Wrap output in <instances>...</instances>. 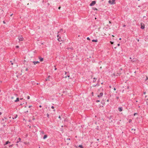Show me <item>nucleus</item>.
I'll list each match as a JSON object with an SVG mask.
<instances>
[{
	"label": "nucleus",
	"instance_id": "4",
	"mask_svg": "<svg viewBox=\"0 0 148 148\" xmlns=\"http://www.w3.org/2000/svg\"><path fill=\"white\" fill-rule=\"evenodd\" d=\"M141 29H143L145 28V25L143 23H141Z\"/></svg>",
	"mask_w": 148,
	"mask_h": 148
},
{
	"label": "nucleus",
	"instance_id": "21",
	"mask_svg": "<svg viewBox=\"0 0 148 148\" xmlns=\"http://www.w3.org/2000/svg\"><path fill=\"white\" fill-rule=\"evenodd\" d=\"M87 40H90V38H89V37H87Z\"/></svg>",
	"mask_w": 148,
	"mask_h": 148
},
{
	"label": "nucleus",
	"instance_id": "51",
	"mask_svg": "<svg viewBox=\"0 0 148 148\" xmlns=\"http://www.w3.org/2000/svg\"><path fill=\"white\" fill-rule=\"evenodd\" d=\"M119 40H121V38H120L119 39Z\"/></svg>",
	"mask_w": 148,
	"mask_h": 148
},
{
	"label": "nucleus",
	"instance_id": "36",
	"mask_svg": "<svg viewBox=\"0 0 148 148\" xmlns=\"http://www.w3.org/2000/svg\"><path fill=\"white\" fill-rule=\"evenodd\" d=\"M26 70V71H28V68H27L26 69V70Z\"/></svg>",
	"mask_w": 148,
	"mask_h": 148
},
{
	"label": "nucleus",
	"instance_id": "53",
	"mask_svg": "<svg viewBox=\"0 0 148 148\" xmlns=\"http://www.w3.org/2000/svg\"><path fill=\"white\" fill-rule=\"evenodd\" d=\"M112 36H113V37H114V35H112Z\"/></svg>",
	"mask_w": 148,
	"mask_h": 148
},
{
	"label": "nucleus",
	"instance_id": "19",
	"mask_svg": "<svg viewBox=\"0 0 148 148\" xmlns=\"http://www.w3.org/2000/svg\"><path fill=\"white\" fill-rule=\"evenodd\" d=\"M39 59H40V61H43V58H40Z\"/></svg>",
	"mask_w": 148,
	"mask_h": 148
},
{
	"label": "nucleus",
	"instance_id": "37",
	"mask_svg": "<svg viewBox=\"0 0 148 148\" xmlns=\"http://www.w3.org/2000/svg\"><path fill=\"white\" fill-rule=\"evenodd\" d=\"M60 8H61V7H58V9H60Z\"/></svg>",
	"mask_w": 148,
	"mask_h": 148
},
{
	"label": "nucleus",
	"instance_id": "14",
	"mask_svg": "<svg viewBox=\"0 0 148 148\" xmlns=\"http://www.w3.org/2000/svg\"><path fill=\"white\" fill-rule=\"evenodd\" d=\"M58 40L59 41H62V40L60 37L59 38H58Z\"/></svg>",
	"mask_w": 148,
	"mask_h": 148
},
{
	"label": "nucleus",
	"instance_id": "33",
	"mask_svg": "<svg viewBox=\"0 0 148 148\" xmlns=\"http://www.w3.org/2000/svg\"><path fill=\"white\" fill-rule=\"evenodd\" d=\"M11 99H12L14 98V97H11Z\"/></svg>",
	"mask_w": 148,
	"mask_h": 148
},
{
	"label": "nucleus",
	"instance_id": "60",
	"mask_svg": "<svg viewBox=\"0 0 148 148\" xmlns=\"http://www.w3.org/2000/svg\"><path fill=\"white\" fill-rule=\"evenodd\" d=\"M1 91V90L0 89V92Z\"/></svg>",
	"mask_w": 148,
	"mask_h": 148
},
{
	"label": "nucleus",
	"instance_id": "1",
	"mask_svg": "<svg viewBox=\"0 0 148 148\" xmlns=\"http://www.w3.org/2000/svg\"><path fill=\"white\" fill-rule=\"evenodd\" d=\"M115 0H110L108 1V3L111 5H113L115 4Z\"/></svg>",
	"mask_w": 148,
	"mask_h": 148
},
{
	"label": "nucleus",
	"instance_id": "30",
	"mask_svg": "<svg viewBox=\"0 0 148 148\" xmlns=\"http://www.w3.org/2000/svg\"><path fill=\"white\" fill-rule=\"evenodd\" d=\"M132 133H134V132L133 131V129H132Z\"/></svg>",
	"mask_w": 148,
	"mask_h": 148
},
{
	"label": "nucleus",
	"instance_id": "58",
	"mask_svg": "<svg viewBox=\"0 0 148 148\" xmlns=\"http://www.w3.org/2000/svg\"><path fill=\"white\" fill-rule=\"evenodd\" d=\"M66 72H65V74H66Z\"/></svg>",
	"mask_w": 148,
	"mask_h": 148
},
{
	"label": "nucleus",
	"instance_id": "34",
	"mask_svg": "<svg viewBox=\"0 0 148 148\" xmlns=\"http://www.w3.org/2000/svg\"><path fill=\"white\" fill-rule=\"evenodd\" d=\"M19 47V46H16V48H18Z\"/></svg>",
	"mask_w": 148,
	"mask_h": 148
},
{
	"label": "nucleus",
	"instance_id": "5",
	"mask_svg": "<svg viewBox=\"0 0 148 148\" xmlns=\"http://www.w3.org/2000/svg\"><path fill=\"white\" fill-rule=\"evenodd\" d=\"M33 62L34 65H36V64H38V63H39V61H36V62L34 61Z\"/></svg>",
	"mask_w": 148,
	"mask_h": 148
},
{
	"label": "nucleus",
	"instance_id": "38",
	"mask_svg": "<svg viewBox=\"0 0 148 148\" xmlns=\"http://www.w3.org/2000/svg\"><path fill=\"white\" fill-rule=\"evenodd\" d=\"M120 44H117V45L118 46H120Z\"/></svg>",
	"mask_w": 148,
	"mask_h": 148
},
{
	"label": "nucleus",
	"instance_id": "29",
	"mask_svg": "<svg viewBox=\"0 0 148 148\" xmlns=\"http://www.w3.org/2000/svg\"><path fill=\"white\" fill-rule=\"evenodd\" d=\"M146 81H147V82H148V78H147V79H146Z\"/></svg>",
	"mask_w": 148,
	"mask_h": 148
},
{
	"label": "nucleus",
	"instance_id": "57",
	"mask_svg": "<svg viewBox=\"0 0 148 148\" xmlns=\"http://www.w3.org/2000/svg\"><path fill=\"white\" fill-rule=\"evenodd\" d=\"M138 41H139V39L138 40Z\"/></svg>",
	"mask_w": 148,
	"mask_h": 148
},
{
	"label": "nucleus",
	"instance_id": "7",
	"mask_svg": "<svg viewBox=\"0 0 148 148\" xmlns=\"http://www.w3.org/2000/svg\"><path fill=\"white\" fill-rule=\"evenodd\" d=\"M19 101V98L18 97L16 98V99L15 100H14V101L15 102H17L18 101Z\"/></svg>",
	"mask_w": 148,
	"mask_h": 148
},
{
	"label": "nucleus",
	"instance_id": "62",
	"mask_svg": "<svg viewBox=\"0 0 148 148\" xmlns=\"http://www.w3.org/2000/svg\"><path fill=\"white\" fill-rule=\"evenodd\" d=\"M72 78H72V77H71V79H72Z\"/></svg>",
	"mask_w": 148,
	"mask_h": 148
},
{
	"label": "nucleus",
	"instance_id": "48",
	"mask_svg": "<svg viewBox=\"0 0 148 148\" xmlns=\"http://www.w3.org/2000/svg\"><path fill=\"white\" fill-rule=\"evenodd\" d=\"M11 64H12V65H13V63H11Z\"/></svg>",
	"mask_w": 148,
	"mask_h": 148
},
{
	"label": "nucleus",
	"instance_id": "9",
	"mask_svg": "<svg viewBox=\"0 0 148 148\" xmlns=\"http://www.w3.org/2000/svg\"><path fill=\"white\" fill-rule=\"evenodd\" d=\"M10 143V142L9 141H7L5 144H4V145H7L9 143Z\"/></svg>",
	"mask_w": 148,
	"mask_h": 148
},
{
	"label": "nucleus",
	"instance_id": "26",
	"mask_svg": "<svg viewBox=\"0 0 148 148\" xmlns=\"http://www.w3.org/2000/svg\"><path fill=\"white\" fill-rule=\"evenodd\" d=\"M110 42L111 43V44H113V42H112V41H110Z\"/></svg>",
	"mask_w": 148,
	"mask_h": 148
},
{
	"label": "nucleus",
	"instance_id": "24",
	"mask_svg": "<svg viewBox=\"0 0 148 148\" xmlns=\"http://www.w3.org/2000/svg\"><path fill=\"white\" fill-rule=\"evenodd\" d=\"M27 99H30V97L29 96H28L27 97Z\"/></svg>",
	"mask_w": 148,
	"mask_h": 148
},
{
	"label": "nucleus",
	"instance_id": "11",
	"mask_svg": "<svg viewBox=\"0 0 148 148\" xmlns=\"http://www.w3.org/2000/svg\"><path fill=\"white\" fill-rule=\"evenodd\" d=\"M47 135H45L44 136L43 138V139H46V138H47Z\"/></svg>",
	"mask_w": 148,
	"mask_h": 148
},
{
	"label": "nucleus",
	"instance_id": "40",
	"mask_svg": "<svg viewBox=\"0 0 148 148\" xmlns=\"http://www.w3.org/2000/svg\"><path fill=\"white\" fill-rule=\"evenodd\" d=\"M99 101H99V100H97V102H99Z\"/></svg>",
	"mask_w": 148,
	"mask_h": 148
},
{
	"label": "nucleus",
	"instance_id": "6",
	"mask_svg": "<svg viewBox=\"0 0 148 148\" xmlns=\"http://www.w3.org/2000/svg\"><path fill=\"white\" fill-rule=\"evenodd\" d=\"M118 110L120 112H121L122 111V108L121 107H120L118 108Z\"/></svg>",
	"mask_w": 148,
	"mask_h": 148
},
{
	"label": "nucleus",
	"instance_id": "52",
	"mask_svg": "<svg viewBox=\"0 0 148 148\" xmlns=\"http://www.w3.org/2000/svg\"><path fill=\"white\" fill-rule=\"evenodd\" d=\"M97 140L98 141L99 140V139H97Z\"/></svg>",
	"mask_w": 148,
	"mask_h": 148
},
{
	"label": "nucleus",
	"instance_id": "50",
	"mask_svg": "<svg viewBox=\"0 0 148 148\" xmlns=\"http://www.w3.org/2000/svg\"><path fill=\"white\" fill-rule=\"evenodd\" d=\"M107 101L108 102L109 101V100L108 99L107 100Z\"/></svg>",
	"mask_w": 148,
	"mask_h": 148
},
{
	"label": "nucleus",
	"instance_id": "2",
	"mask_svg": "<svg viewBox=\"0 0 148 148\" xmlns=\"http://www.w3.org/2000/svg\"><path fill=\"white\" fill-rule=\"evenodd\" d=\"M18 38L19 41H23V38L22 36H18Z\"/></svg>",
	"mask_w": 148,
	"mask_h": 148
},
{
	"label": "nucleus",
	"instance_id": "35",
	"mask_svg": "<svg viewBox=\"0 0 148 148\" xmlns=\"http://www.w3.org/2000/svg\"><path fill=\"white\" fill-rule=\"evenodd\" d=\"M67 140H70V138H67Z\"/></svg>",
	"mask_w": 148,
	"mask_h": 148
},
{
	"label": "nucleus",
	"instance_id": "8",
	"mask_svg": "<svg viewBox=\"0 0 148 148\" xmlns=\"http://www.w3.org/2000/svg\"><path fill=\"white\" fill-rule=\"evenodd\" d=\"M2 121H4L5 122H6L7 121V119L5 118H4L2 119Z\"/></svg>",
	"mask_w": 148,
	"mask_h": 148
},
{
	"label": "nucleus",
	"instance_id": "17",
	"mask_svg": "<svg viewBox=\"0 0 148 148\" xmlns=\"http://www.w3.org/2000/svg\"><path fill=\"white\" fill-rule=\"evenodd\" d=\"M79 147H80L81 148H83V147L82 145H80L79 146Z\"/></svg>",
	"mask_w": 148,
	"mask_h": 148
},
{
	"label": "nucleus",
	"instance_id": "59",
	"mask_svg": "<svg viewBox=\"0 0 148 148\" xmlns=\"http://www.w3.org/2000/svg\"><path fill=\"white\" fill-rule=\"evenodd\" d=\"M95 19H96V18H95Z\"/></svg>",
	"mask_w": 148,
	"mask_h": 148
},
{
	"label": "nucleus",
	"instance_id": "12",
	"mask_svg": "<svg viewBox=\"0 0 148 148\" xmlns=\"http://www.w3.org/2000/svg\"><path fill=\"white\" fill-rule=\"evenodd\" d=\"M97 79L96 78L94 77L93 78V82H96V81Z\"/></svg>",
	"mask_w": 148,
	"mask_h": 148
},
{
	"label": "nucleus",
	"instance_id": "41",
	"mask_svg": "<svg viewBox=\"0 0 148 148\" xmlns=\"http://www.w3.org/2000/svg\"><path fill=\"white\" fill-rule=\"evenodd\" d=\"M57 68H56L55 69V70H57Z\"/></svg>",
	"mask_w": 148,
	"mask_h": 148
},
{
	"label": "nucleus",
	"instance_id": "44",
	"mask_svg": "<svg viewBox=\"0 0 148 148\" xmlns=\"http://www.w3.org/2000/svg\"><path fill=\"white\" fill-rule=\"evenodd\" d=\"M41 107H42V106H41V105H40V106H39V107H40V108Z\"/></svg>",
	"mask_w": 148,
	"mask_h": 148
},
{
	"label": "nucleus",
	"instance_id": "25",
	"mask_svg": "<svg viewBox=\"0 0 148 148\" xmlns=\"http://www.w3.org/2000/svg\"><path fill=\"white\" fill-rule=\"evenodd\" d=\"M19 141H20L21 140V138H18Z\"/></svg>",
	"mask_w": 148,
	"mask_h": 148
},
{
	"label": "nucleus",
	"instance_id": "42",
	"mask_svg": "<svg viewBox=\"0 0 148 148\" xmlns=\"http://www.w3.org/2000/svg\"><path fill=\"white\" fill-rule=\"evenodd\" d=\"M59 119H61V117H60V116H59Z\"/></svg>",
	"mask_w": 148,
	"mask_h": 148
},
{
	"label": "nucleus",
	"instance_id": "32",
	"mask_svg": "<svg viewBox=\"0 0 148 148\" xmlns=\"http://www.w3.org/2000/svg\"><path fill=\"white\" fill-rule=\"evenodd\" d=\"M137 114V113H134V116H135L136 115V114Z\"/></svg>",
	"mask_w": 148,
	"mask_h": 148
},
{
	"label": "nucleus",
	"instance_id": "31",
	"mask_svg": "<svg viewBox=\"0 0 148 148\" xmlns=\"http://www.w3.org/2000/svg\"><path fill=\"white\" fill-rule=\"evenodd\" d=\"M3 23L4 24H5V23H5V21H3Z\"/></svg>",
	"mask_w": 148,
	"mask_h": 148
},
{
	"label": "nucleus",
	"instance_id": "55",
	"mask_svg": "<svg viewBox=\"0 0 148 148\" xmlns=\"http://www.w3.org/2000/svg\"><path fill=\"white\" fill-rule=\"evenodd\" d=\"M130 59H132V58H131V57H130Z\"/></svg>",
	"mask_w": 148,
	"mask_h": 148
},
{
	"label": "nucleus",
	"instance_id": "15",
	"mask_svg": "<svg viewBox=\"0 0 148 148\" xmlns=\"http://www.w3.org/2000/svg\"><path fill=\"white\" fill-rule=\"evenodd\" d=\"M92 42H97V40H92Z\"/></svg>",
	"mask_w": 148,
	"mask_h": 148
},
{
	"label": "nucleus",
	"instance_id": "3",
	"mask_svg": "<svg viewBox=\"0 0 148 148\" xmlns=\"http://www.w3.org/2000/svg\"><path fill=\"white\" fill-rule=\"evenodd\" d=\"M96 3V2L95 1H93L92 3L90 4V6H92L95 4Z\"/></svg>",
	"mask_w": 148,
	"mask_h": 148
},
{
	"label": "nucleus",
	"instance_id": "27",
	"mask_svg": "<svg viewBox=\"0 0 148 148\" xmlns=\"http://www.w3.org/2000/svg\"><path fill=\"white\" fill-rule=\"evenodd\" d=\"M99 98H100V97H100V96L99 95H98V96H97Z\"/></svg>",
	"mask_w": 148,
	"mask_h": 148
},
{
	"label": "nucleus",
	"instance_id": "61",
	"mask_svg": "<svg viewBox=\"0 0 148 148\" xmlns=\"http://www.w3.org/2000/svg\"><path fill=\"white\" fill-rule=\"evenodd\" d=\"M100 68L101 69V67H100Z\"/></svg>",
	"mask_w": 148,
	"mask_h": 148
},
{
	"label": "nucleus",
	"instance_id": "39",
	"mask_svg": "<svg viewBox=\"0 0 148 148\" xmlns=\"http://www.w3.org/2000/svg\"><path fill=\"white\" fill-rule=\"evenodd\" d=\"M109 23H111V22L110 21H109Z\"/></svg>",
	"mask_w": 148,
	"mask_h": 148
},
{
	"label": "nucleus",
	"instance_id": "56",
	"mask_svg": "<svg viewBox=\"0 0 148 148\" xmlns=\"http://www.w3.org/2000/svg\"><path fill=\"white\" fill-rule=\"evenodd\" d=\"M12 14H11V15H10V16H12Z\"/></svg>",
	"mask_w": 148,
	"mask_h": 148
},
{
	"label": "nucleus",
	"instance_id": "13",
	"mask_svg": "<svg viewBox=\"0 0 148 148\" xmlns=\"http://www.w3.org/2000/svg\"><path fill=\"white\" fill-rule=\"evenodd\" d=\"M17 117V115H16L14 117H12V119H16Z\"/></svg>",
	"mask_w": 148,
	"mask_h": 148
},
{
	"label": "nucleus",
	"instance_id": "54",
	"mask_svg": "<svg viewBox=\"0 0 148 148\" xmlns=\"http://www.w3.org/2000/svg\"><path fill=\"white\" fill-rule=\"evenodd\" d=\"M22 99V98H20V99L21 100Z\"/></svg>",
	"mask_w": 148,
	"mask_h": 148
},
{
	"label": "nucleus",
	"instance_id": "22",
	"mask_svg": "<svg viewBox=\"0 0 148 148\" xmlns=\"http://www.w3.org/2000/svg\"><path fill=\"white\" fill-rule=\"evenodd\" d=\"M13 145H10L9 146V147H12L13 146Z\"/></svg>",
	"mask_w": 148,
	"mask_h": 148
},
{
	"label": "nucleus",
	"instance_id": "16",
	"mask_svg": "<svg viewBox=\"0 0 148 148\" xmlns=\"http://www.w3.org/2000/svg\"><path fill=\"white\" fill-rule=\"evenodd\" d=\"M92 9L94 10H97V9L96 8H92Z\"/></svg>",
	"mask_w": 148,
	"mask_h": 148
},
{
	"label": "nucleus",
	"instance_id": "28",
	"mask_svg": "<svg viewBox=\"0 0 148 148\" xmlns=\"http://www.w3.org/2000/svg\"><path fill=\"white\" fill-rule=\"evenodd\" d=\"M51 108H52V109H54V106H51Z\"/></svg>",
	"mask_w": 148,
	"mask_h": 148
},
{
	"label": "nucleus",
	"instance_id": "45",
	"mask_svg": "<svg viewBox=\"0 0 148 148\" xmlns=\"http://www.w3.org/2000/svg\"><path fill=\"white\" fill-rule=\"evenodd\" d=\"M1 114H2V113H1V112H0V115H1Z\"/></svg>",
	"mask_w": 148,
	"mask_h": 148
},
{
	"label": "nucleus",
	"instance_id": "23",
	"mask_svg": "<svg viewBox=\"0 0 148 148\" xmlns=\"http://www.w3.org/2000/svg\"><path fill=\"white\" fill-rule=\"evenodd\" d=\"M47 117L49 118V114H47Z\"/></svg>",
	"mask_w": 148,
	"mask_h": 148
},
{
	"label": "nucleus",
	"instance_id": "46",
	"mask_svg": "<svg viewBox=\"0 0 148 148\" xmlns=\"http://www.w3.org/2000/svg\"><path fill=\"white\" fill-rule=\"evenodd\" d=\"M19 141H17L16 142L17 143H18L19 142Z\"/></svg>",
	"mask_w": 148,
	"mask_h": 148
},
{
	"label": "nucleus",
	"instance_id": "43",
	"mask_svg": "<svg viewBox=\"0 0 148 148\" xmlns=\"http://www.w3.org/2000/svg\"><path fill=\"white\" fill-rule=\"evenodd\" d=\"M114 90H116V88H114Z\"/></svg>",
	"mask_w": 148,
	"mask_h": 148
},
{
	"label": "nucleus",
	"instance_id": "20",
	"mask_svg": "<svg viewBox=\"0 0 148 148\" xmlns=\"http://www.w3.org/2000/svg\"><path fill=\"white\" fill-rule=\"evenodd\" d=\"M67 77H68V78L69 77H70V75H68L67 76H65V78H66Z\"/></svg>",
	"mask_w": 148,
	"mask_h": 148
},
{
	"label": "nucleus",
	"instance_id": "49",
	"mask_svg": "<svg viewBox=\"0 0 148 148\" xmlns=\"http://www.w3.org/2000/svg\"><path fill=\"white\" fill-rule=\"evenodd\" d=\"M57 37L58 38L59 37V35H58L57 36Z\"/></svg>",
	"mask_w": 148,
	"mask_h": 148
},
{
	"label": "nucleus",
	"instance_id": "47",
	"mask_svg": "<svg viewBox=\"0 0 148 148\" xmlns=\"http://www.w3.org/2000/svg\"><path fill=\"white\" fill-rule=\"evenodd\" d=\"M125 25H123V27H125Z\"/></svg>",
	"mask_w": 148,
	"mask_h": 148
},
{
	"label": "nucleus",
	"instance_id": "10",
	"mask_svg": "<svg viewBox=\"0 0 148 148\" xmlns=\"http://www.w3.org/2000/svg\"><path fill=\"white\" fill-rule=\"evenodd\" d=\"M50 77V76L49 75L48 77L45 79V80L46 81H47V80H49V78Z\"/></svg>",
	"mask_w": 148,
	"mask_h": 148
},
{
	"label": "nucleus",
	"instance_id": "18",
	"mask_svg": "<svg viewBox=\"0 0 148 148\" xmlns=\"http://www.w3.org/2000/svg\"><path fill=\"white\" fill-rule=\"evenodd\" d=\"M99 95L100 97H102L103 95V93H100Z\"/></svg>",
	"mask_w": 148,
	"mask_h": 148
}]
</instances>
